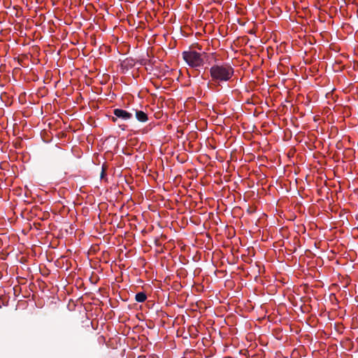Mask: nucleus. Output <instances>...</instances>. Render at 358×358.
<instances>
[{
    "mask_svg": "<svg viewBox=\"0 0 358 358\" xmlns=\"http://www.w3.org/2000/svg\"><path fill=\"white\" fill-rule=\"evenodd\" d=\"M234 73L233 67L228 63H221L213 65L210 69L212 81L222 83L229 81Z\"/></svg>",
    "mask_w": 358,
    "mask_h": 358,
    "instance_id": "obj_1",
    "label": "nucleus"
},
{
    "mask_svg": "<svg viewBox=\"0 0 358 358\" xmlns=\"http://www.w3.org/2000/svg\"><path fill=\"white\" fill-rule=\"evenodd\" d=\"M207 56V54L204 52H200L194 50H189L182 52L183 59L192 68L202 66Z\"/></svg>",
    "mask_w": 358,
    "mask_h": 358,
    "instance_id": "obj_2",
    "label": "nucleus"
},
{
    "mask_svg": "<svg viewBox=\"0 0 358 358\" xmlns=\"http://www.w3.org/2000/svg\"><path fill=\"white\" fill-rule=\"evenodd\" d=\"M113 113L116 117L120 118L124 120H127L131 118V117H132L131 113H130L123 109L116 108L114 110Z\"/></svg>",
    "mask_w": 358,
    "mask_h": 358,
    "instance_id": "obj_3",
    "label": "nucleus"
},
{
    "mask_svg": "<svg viewBox=\"0 0 358 358\" xmlns=\"http://www.w3.org/2000/svg\"><path fill=\"white\" fill-rule=\"evenodd\" d=\"M136 117L139 122H145L148 120V115L142 110L136 111Z\"/></svg>",
    "mask_w": 358,
    "mask_h": 358,
    "instance_id": "obj_4",
    "label": "nucleus"
},
{
    "mask_svg": "<svg viewBox=\"0 0 358 358\" xmlns=\"http://www.w3.org/2000/svg\"><path fill=\"white\" fill-rule=\"evenodd\" d=\"M135 299L138 302H144L147 296L144 292H138L136 294Z\"/></svg>",
    "mask_w": 358,
    "mask_h": 358,
    "instance_id": "obj_5",
    "label": "nucleus"
},
{
    "mask_svg": "<svg viewBox=\"0 0 358 358\" xmlns=\"http://www.w3.org/2000/svg\"><path fill=\"white\" fill-rule=\"evenodd\" d=\"M113 120L115 122L116 119L115 117H113Z\"/></svg>",
    "mask_w": 358,
    "mask_h": 358,
    "instance_id": "obj_6",
    "label": "nucleus"
},
{
    "mask_svg": "<svg viewBox=\"0 0 358 358\" xmlns=\"http://www.w3.org/2000/svg\"><path fill=\"white\" fill-rule=\"evenodd\" d=\"M138 358H144V357H138Z\"/></svg>",
    "mask_w": 358,
    "mask_h": 358,
    "instance_id": "obj_7",
    "label": "nucleus"
}]
</instances>
